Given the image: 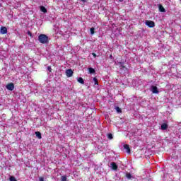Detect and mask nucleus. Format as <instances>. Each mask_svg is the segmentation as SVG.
Returning a JSON list of instances; mask_svg holds the SVG:
<instances>
[{"instance_id":"nucleus-1","label":"nucleus","mask_w":181,"mask_h":181,"mask_svg":"<svg viewBox=\"0 0 181 181\" xmlns=\"http://www.w3.org/2000/svg\"><path fill=\"white\" fill-rule=\"evenodd\" d=\"M38 41L42 45H47L49 43V37L45 34H40L38 36Z\"/></svg>"},{"instance_id":"nucleus-2","label":"nucleus","mask_w":181,"mask_h":181,"mask_svg":"<svg viewBox=\"0 0 181 181\" xmlns=\"http://www.w3.org/2000/svg\"><path fill=\"white\" fill-rule=\"evenodd\" d=\"M145 23L148 28H155V22L152 21L146 20Z\"/></svg>"},{"instance_id":"nucleus-3","label":"nucleus","mask_w":181,"mask_h":181,"mask_svg":"<svg viewBox=\"0 0 181 181\" xmlns=\"http://www.w3.org/2000/svg\"><path fill=\"white\" fill-rule=\"evenodd\" d=\"M6 88L7 90H9V91H13V90H15V84H13V83H10L7 84Z\"/></svg>"},{"instance_id":"nucleus-4","label":"nucleus","mask_w":181,"mask_h":181,"mask_svg":"<svg viewBox=\"0 0 181 181\" xmlns=\"http://www.w3.org/2000/svg\"><path fill=\"white\" fill-rule=\"evenodd\" d=\"M0 33H1V35H6V33H8V28L2 26L0 29Z\"/></svg>"},{"instance_id":"nucleus-5","label":"nucleus","mask_w":181,"mask_h":181,"mask_svg":"<svg viewBox=\"0 0 181 181\" xmlns=\"http://www.w3.org/2000/svg\"><path fill=\"white\" fill-rule=\"evenodd\" d=\"M73 70H71V69H67L66 71V77H72L73 76Z\"/></svg>"},{"instance_id":"nucleus-6","label":"nucleus","mask_w":181,"mask_h":181,"mask_svg":"<svg viewBox=\"0 0 181 181\" xmlns=\"http://www.w3.org/2000/svg\"><path fill=\"white\" fill-rule=\"evenodd\" d=\"M111 168L112 170H118V165H117V163L115 162H112L110 163Z\"/></svg>"},{"instance_id":"nucleus-7","label":"nucleus","mask_w":181,"mask_h":181,"mask_svg":"<svg viewBox=\"0 0 181 181\" xmlns=\"http://www.w3.org/2000/svg\"><path fill=\"white\" fill-rule=\"evenodd\" d=\"M123 147H124V149L126 150L127 153H129V154L131 153V148H129V144H124L123 146Z\"/></svg>"},{"instance_id":"nucleus-8","label":"nucleus","mask_w":181,"mask_h":181,"mask_svg":"<svg viewBox=\"0 0 181 181\" xmlns=\"http://www.w3.org/2000/svg\"><path fill=\"white\" fill-rule=\"evenodd\" d=\"M152 93L153 94H158L159 93V90H158V87L152 86Z\"/></svg>"},{"instance_id":"nucleus-9","label":"nucleus","mask_w":181,"mask_h":181,"mask_svg":"<svg viewBox=\"0 0 181 181\" xmlns=\"http://www.w3.org/2000/svg\"><path fill=\"white\" fill-rule=\"evenodd\" d=\"M40 9L43 13H47V9L44 6H41Z\"/></svg>"},{"instance_id":"nucleus-10","label":"nucleus","mask_w":181,"mask_h":181,"mask_svg":"<svg viewBox=\"0 0 181 181\" xmlns=\"http://www.w3.org/2000/svg\"><path fill=\"white\" fill-rule=\"evenodd\" d=\"M161 129L163 131H165V130L168 129V124H166V123L162 124H161Z\"/></svg>"},{"instance_id":"nucleus-11","label":"nucleus","mask_w":181,"mask_h":181,"mask_svg":"<svg viewBox=\"0 0 181 181\" xmlns=\"http://www.w3.org/2000/svg\"><path fill=\"white\" fill-rule=\"evenodd\" d=\"M35 135L38 139H42V133L40 132H35Z\"/></svg>"},{"instance_id":"nucleus-12","label":"nucleus","mask_w":181,"mask_h":181,"mask_svg":"<svg viewBox=\"0 0 181 181\" xmlns=\"http://www.w3.org/2000/svg\"><path fill=\"white\" fill-rule=\"evenodd\" d=\"M160 12H166V10H165V7L162 5H159L158 6Z\"/></svg>"},{"instance_id":"nucleus-13","label":"nucleus","mask_w":181,"mask_h":181,"mask_svg":"<svg viewBox=\"0 0 181 181\" xmlns=\"http://www.w3.org/2000/svg\"><path fill=\"white\" fill-rule=\"evenodd\" d=\"M119 64H120V66H119L120 69H124V70H128V68H127L125 66H124L122 62H119Z\"/></svg>"},{"instance_id":"nucleus-14","label":"nucleus","mask_w":181,"mask_h":181,"mask_svg":"<svg viewBox=\"0 0 181 181\" xmlns=\"http://www.w3.org/2000/svg\"><path fill=\"white\" fill-rule=\"evenodd\" d=\"M88 71L90 74H94V73H95V69H94L93 68H89Z\"/></svg>"},{"instance_id":"nucleus-15","label":"nucleus","mask_w":181,"mask_h":181,"mask_svg":"<svg viewBox=\"0 0 181 181\" xmlns=\"http://www.w3.org/2000/svg\"><path fill=\"white\" fill-rule=\"evenodd\" d=\"M78 81L81 83V84H84V79H83V78L79 77L78 78Z\"/></svg>"},{"instance_id":"nucleus-16","label":"nucleus","mask_w":181,"mask_h":181,"mask_svg":"<svg viewBox=\"0 0 181 181\" xmlns=\"http://www.w3.org/2000/svg\"><path fill=\"white\" fill-rule=\"evenodd\" d=\"M61 181H67V175L62 176Z\"/></svg>"},{"instance_id":"nucleus-17","label":"nucleus","mask_w":181,"mask_h":181,"mask_svg":"<svg viewBox=\"0 0 181 181\" xmlns=\"http://www.w3.org/2000/svg\"><path fill=\"white\" fill-rule=\"evenodd\" d=\"M95 28L93 27L90 28V35H94L95 33Z\"/></svg>"},{"instance_id":"nucleus-18","label":"nucleus","mask_w":181,"mask_h":181,"mask_svg":"<svg viewBox=\"0 0 181 181\" xmlns=\"http://www.w3.org/2000/svg\"><path fill=\"white\" fill-rule=\"evenodd\" d=\"M126 177L128 179H132V175L131 173H127L126 174Z\"/></svg>"},{"instance_id":"nucleus-19","label":"nucleus","mask_w":181,"mask_h":181,"mask_svg":"<svg viewBox=\"0 0 181 181\" xmlns=\"http://www.w3.org/2000/svg\"><path fill=\"white\" fill-rule=\"evenodd\" d=\"M116 111L117 112H122V110H121V108H119V107H116Z\"/></svg>"},{"instance_id":"nucleus-20","label":"nucleus","mask_w":181,"mask_h":181,"mask_svg":"<svg viewBox=\"0 0 181 181\" xmlns=\"http://www.w3.org/2000/svg\"><path fill=\"white\" fill-rule=\"evenodd\" d=\"M93 81L95 83V85H98V79H97V78H93Z\"/></svg>"},{"instance_id":"nucleus-21","label":"nucleus","mask_w":181,"mask_h":181,"mask_svg":"<svg viewBox=\"0 0 181 181\" xmlns=\"http://www.w3.org/2000/svg\"><path fill=\"white\" fill-rule=\"evenodd\" d=\"M107 138H108V139H112V134L109 133V134H107Z\"/></svg>"},{"instance_id":"nucleus-22","label":"nucleus","mask_w":181,"mask_h":181,"mask_svg":"<svg viewBox=\"0 0 181 181\" xmlns=\"http://www.w3.org/2000/svg\"><path fill=\"white\" fill-rule=\"evenodd\" d=\"M10 181H17V180H16V178H15L14 176H11L10 177Z\"/></svg>"},{"instance_id":"nucleus-23","label":"nucleus","mask_w":181,"mask_h":181,"mask_svg":"<svg viewBox=\"0 0 181 181\" xmlns=\"http://www.w3.org/2000/svg\"><path fill=\"white\" fill-rule=\"evenodd\" d=\"M28 35L30 36V37H33V35L32 34V33L30 31H28Z\"/></svg>"},{"instance_id":"nucleus-24","label":"nucleus","mask_w":181,"mask_h":181,"mask_svg":"<svg viewBox=\"0 0 181 181\" xmlns=\"http://www.w3.org/2000/svg\"><path fill=\"white\" fill-rule=\"evenodd\" d=\"M47 70L49 73H52V66H47Z\"/></svg>"},{"instance_id":"nucleus-25","label":"nucleus","mask_w":181,"mask_h":181,"mask_svg":"<svg viewBox=\"0 0 181 181\" xmlns=\"http://www.w3.org/2000/svg\"><path fill=\"white\" fill-rule=\"evenodd\" d=\"M92 56H93V57H97V54L95 53H92Z\"/></svg>"},{"instance_id":"nucleus-26","label":"nucleus","mask_w":181,"mask_h":181,"mask_svg":"<svg viewBox=\"0 0 181 181\" xmlns=\"http://www.w3.org/2000/svg\"><path fill=\"white\" fill-rule=\"evenodd\" d=\"M39 180H40V181H45V179H44L43 177H40V178H39Z\"/></svg>"},{"instance_id":"nucleus-27","label":"nucleus","mask_w":181,"mask_h":181,"mask_svg":"<svg viewBox=\"0 0 181 181\" xmlns=\"http://www.w3.org/2000/svg\"><path fill=\"white\" fill-rule=\"evenodd\" d=\"M82 2H87V0H82Z\"/></svg>"},{"instance_id":"nucleus-28","label":"nucleus","mask_w":181,"mask_h":181,"mask_svg":"<svg viewBox=\"0 0 181 181\" xmlns=\"http://www.w3.org/2000/svg\"><path fill=\"white\" fill-rule=\"evenodd\" d=\"M124 0H119V2H123Z\"/></svg>"},{"instance_id":"nucleus-29","label":"nucleus","mask_w":181,"mask_h":181,"mask_svg":"<svg viewBox=\"0 0 181 181\" xmlns=\"http://www.w3.org/2000/svg\"><path fill=\"white\" fill-rule=\"evenodd\" d=\"M110 57H112V55H110Z\"/></svg>"}]
</instances>
